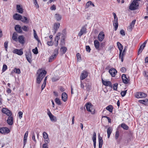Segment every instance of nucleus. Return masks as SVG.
Masks as SVG:
<instances>
[{"mask_svg": "<svg viewBox=\"0 0 148 148\" xmlns=\"http://www.w3.org/2000/svg\"><path fill=\"white\" fill-rule=\"evenodd\" d=\"M139 102L141 103L147 105L148 102V99H146L145 100H141L139 101Z\"/></svg>", "mask_w": 148, "mask_h": 148, "instance_id": "nucleus-31", "label": "nucleus"}, {"mask_svg": "<svg viewBox=\"0 0 148 148\" xmlns=\"http://www.w3.org/2000/svg\"><path fill=\"white\" fill-rule=\"evenodd\" d=\"M88 76V72L85 71H83L80 76V79L82 80L85 79Z\"/></svg>", "mask_w": 148, "mask_h": 148, "instance_id": "nucleus-10", "label": "nucleus"}, {"mask_svg": "<svg viewBox=\"0 0 148 148\" xmlns=\"http://www.w3.org/2000/svg\"><path fill=\"white\" fill-rule=\"evenodd\" d=\"M7 122L10 125H12L13 123V118L11 116H9L7 120Z\"/></svg>", "mask_w": 148, "mask_h": 148, "instance_id": "nucleus-17", "label": "nucleus"}, {"mask_svg": "<svg viewBox=\"0 0 148 148\" xmlns=\"http://www.w3.org/2000/svg\"><path fill=\"white\" fill-rule=\"evenodd\" d=\"M50 9L51 10H55L56 9V6L53 5L51 7Z\"/></svg>", "mask_w": 148, "mask_h": 148, "instance_id": "nucleus-64", "label": "nucleus"}, {"mask_svg": "<svg viewBox=\"0 0 148 148\" xmlns=\"http://www.w3.org/2000/svg\"><path fill=\"white\" fill-rule=\"evenodd\" d=\"M60 79V77L58 76H55L53 77L51 79L52 82H54Z\"/></svg>", "mask_w": 148, "mask_h": 148, "instance_id": "nucleus-36", "label": "nucleus"}, {"mask_svg": "<svg viewBox=\"0 0 148 148\" xmlns=\"http://www.w3.org/2000/svg\"><path fill=\"white\" fill-rule=\"evenodd\" d=\"M138 2L134 0L130 5L129 9L131 10H135L138 8Z\"/></svg>", "mask_w": 148, "mask_h": 148, "instance_id": "nucleus-1", "label": "nucleus"}, {"mask_svg": "<svg viewBox=\"0 0 148 148\" xmlns=\"http://www.w3.org/2000/svg\"><path fill=\"white\" fill-rule=\"evenodd\" d=\"M113 25L115 27V30L116 31L117 29L118 26V22L113 23Z\"/></svg>", "mask_w": 148, "mask_h": 148, "instance_id": "nucleus-54", "label": "nucleus"}, {"mask_svg": "<svg viewBox=\"0 0 148 148\" xmlns=\"http://www.w3.org/2000/svg\"><path fill=\"white\" fill-rule=\"evenodd\" d=\"M60 50L63 54H64L66 51L67 49L66 47H63L60 48Z\"/></svg>", "mask_w": 148, "mask_h": 148, "instance_id": "nucleus-35", "label": "nucleus"}, {"mask_svg": "<svg viewBox=\"0 0 148 148\" xmlns=\"http://www.w3.org/2000/svg\"><path fill=\"white\" fill-rule=\"evenodd\" d=\"M94 44L96 49L99 51L100 50L99 48L100 44L98 41L97 40H95L94 41Z\"/></svg>", "mask_w": 148, "mask_h": 148, "instance_id": "nucleus-18", "label": "nucleus"}, {"mask_svg": "<svg viewBox=\"0 0 148 148\" xmlns=\"http://www.w3.org/2000/svg\"><path fill=\"white\" fill-rule=\"evenodd\" d=\"M22 29L25 31H27L28 30V28L25 25L23 26L22 27Z\"/></svg>", "mask_w": 148, "mask_h": 148, "instance_id": "nucleus-51", "label": "nucleus"}, {"mask_svg": "<svg viewBox=\"0 0 148 148\" xmlns=\"http://www.w3.org/2000/svg\"><path fill=\"white\" fill-rule=\"evenodd\" d=\"M12 38L13 40L15 41H17L18 39L17 36V34L16 33H14L13 34L12 36Z\"/></svg>", "mask_w": 148, "mask_h": 148, "instance_id": "nucleus-34", "label": "nucleus"}, {"mask_svg": "<svg viewBox=\"0 0 148 148\" xmlns=\"http://www.w3.org/2000/svg\"><path fill=\"white\" fill-rule=\"evenodd\" d=\"M117 44L119 50V58H120L121 55L122 53V52L123 49V47L121 44L119 42H117Z\"/></svg>", "mask_w": 148, "mask_h": 148, "instance_id": "nucleus-13", "label": "nucleus"}, {"mask_svg": "<svg viewBox=\"0 0 148 148\" xmlns=\"http://www.w3.org/2000/svg\"><path fill=\"white\" fill-rule=\"evenodd\" d=\"M60 24L59 23H55L54 25V29L55 30V33L56 32L58 29L59 28Z\"/></svg>", "mask_w": 148, "mask_h": 148, "instance_id": "nucleus-26", "label": "nucleus"}, {"mask_svg": "<svg viewBox=\"0 0 148 148\" xmlns=\"http://www.w3.org/2000/svg\"><path fill=\"white\" fill-rule=\"evenodd\" d=\"M13 70L14 72L17 74H19L21 73L20 70L19 69L15 68Z\"/></svg>", "mask_w": 148, "mask_h": 148, "instance_id": "nucleus-43", "label": "nucleus"}, {"mask_svg": "<svg viewBox=\"0 0 148 148\" xmlns=\"http://www.w3.org/2000/svg\"><path fill=\"white\" fill-rule=\"evenodd\" d=\"M18 114L20 119H21L22 117L23 113L21 111H20L18 112Z\"/></svg>", "mask_w": 148, "mask_h": 148, "instance_id": "nucleus-61", "label": "nucleus"}, {"mask_svg": "<svg viewBox=\"0 0 148 148\" xmlns=\"http://www.w3.org/2000/svg\"><path fill=\"white\" fill-rule=\"evenodd\" d=\"M55 101L56 103L58 105H60L62 103L60 101V100L58 98H56L55 99Z\"/></svg>", "mask_w": 148, "mask_h": 148, "instance_id": "nucleus-39", "label": "nucleus"}, {"mask_svg": "<svg viewBox=\"0 0 148 148\" xmlns=\"http://www.w3.org/2000/svg\"><path fill=\"white\" fill-rule=\"evenodd\" d=\"M60 35H61L60 33H58V35L57 36H56V37L55 38V42L57 41V40H58H58L60 39Z\"/></svg>", "mask_w": 148, "mask_h": 148, "instance_id": "nucleus-50", "label": "nucleus"}, {"mask_svg": "<svg viewBox=\"0 0 148 148\" xmlns=\"http://www.w3.org/2000/svg\"><path fill=\"white\" fill-rule=\"evenodd\" d=\"M15 29L16 31L19 33H22V27L19 25H16L15 26Z\"/></svg>", "mask_w": 148, "mask_h": 148, "instance_id": "nucleus-22", "label": "nucleus"}, {"mask_svg": "<svg viewBox=\"0 0 148 148\" xmlns=\"http://www.w3.org/2000/svg\"><path fill=\"white\" fill-rule=\"evenodd\" d=\"M86 110L90 112L92 114L94 113V111L95 110L92 109L93 105L91 103H87L86 104Z\"/></svg>", "mask_w": 148, "mask_h": 148, "instance_id": "nucleus-4", "label": "nucleus"}, {"mask_svg": "<svg viewBox=\"0 0 148 148\" xmlns=\"http://www.w3.org/2000/svg\"><path fill=\"white\" fill-rule=\"evenodd\" d=\"M87 25L83 26L78 34V36L81 37L83 34H86L87 33V29L86 28Z\"/></svg>", "mask_w": 148, "mask_h": 148, "instance_id": "nucleus-2", "label": "nucleus"}, {"mask_svg": "<svg viewBox=\"0 0 148 148\" xmlns=\"http://www.w3.org/2000/svg\"><path fill=\"white\" fill-rule=\"evenodd\" d=\"M21 20V21L26 24H28L29 23V20L26 17L24 16H22Z\"/></svg>", "mask_w": 148, "mask_h": 148, "instance_id": "nucleus-21", "label": "nucleus"}, {"mask_svg": "<svg viewBox=\"0 0 148 148\" xmlns=\"http://www.w3.org/2000/svg\"><path fill=\"white\" fill-rule=\"evenodd\" d=\"M136 21V20H134L130 24V25L129 27V29L131 31H132V28L134 27V25L135 24Z\"/></svg>", "mask_w": 148, "mask_h": 148, "instance_id": "nucleus-28", "label": "nucleus"}, {"mask_svg": "<svg viewBox=\"0 0 148 148\" xmlns=\"http://www.w3.org/2000/svg\"><path fill=\"white\" fill-rule=\"evenodd\" d=\"M127 90H124L122 91L121 92V94L122 97H124L125 96L127 93Z\"/></svg>", "mask_w": 148, "mask_h": 148, "instance_id": "nucleus-49", "label": "nucleus"}, {"mask_svg": "<svg viewBox=\"0 0 148 148\" xmlns=\"http://www.w3.org/2000/svg\"><path fill=\"white\" fill-rule=\"evenodd\" d=\"M39 73V74L38 76L40 75V78H42V79H43L47 73V72L45 70L41 69L39 70L38 71L37 73Z\"/></svg>", "mask_w": 148, "mask_h": 148, "instance_id": "nucleus-7", "label": "nucleus"}, {"mask_svg": "<svg viewBox=\"0 0 148 148\" xmlns=\"http://www.w3.org/2000/svg\"><path fill=\"white\" fill-rule=\"evenodd\" d=\"M43 137L44 139L48 137L47 134L45 132H43Z\"/></svg>", "mask_w": 148, "mask_h": 148, "instance_id": "nucleus-48", "label": "nucleus"}, {"mask_svg": "<svg viewBox=\"0 0 148 148\" xmlns=\"http://www.w3.org/2000/svg\"><path fill=\"white\" fill-rule=\"evenodd\" d=\"M102 81L103 84L106 86H109L111 88L112 87V85L111 82L110 81H104L102 79Z\"/></svg>", "mask_w": 148, "mask_h": 148, "instance_id": "nucleus-15", "label": "nucleus"}, {"mask_svg": "<svg viewBox=\"0 0 148 148\" xmlns=\"http://www.w3.org/2000/svg\"><path fill=\"white\" fill-rule=\"evenodd\" d=\"M7 69V66L5 64H4L3 65L2 71L3 72H5Z\"/></svg>", "mask_w": 148, "mask_h": 148, "instance_id": "nucleus-46", "label": "nucleus"}, {"mask_svg": "<svg viewBox=\"0 0 148 148\" xmlns=\"http://www.w3.org/2000/svg\"><path fill=\"white\" fill-rule=\"evenodd\" d=\"M118 84L117 83L114 84L112 86L113 89L114 90H116L117 88Z\"/></svg>", "mask_w": 148, "mask_h": 148, "instance_id": "nucleus-44", "label": "nucleus"}, {"mask_svg": "<svg viewBox=\"0 0 148 148\" xmlns=\"http://www.w3.org/2000/svg\"><path fill=\"white\" fill-rule=\"evenodd\" d=\"M121 127L123 129L127 130L129 129V127L125 123H123L121 125Z\"/></svg>", "mask_w": 148, "mask_h": 148, "instance_id": "nucleus-38", "label": "nucleus"}, {"mask_svg": "<svg viewBox=\"0 0 148 148\" xmlns=\"http://www.w3.org/2000/svg\"><path fill=\"white\" fill-rule=\"evenodd\" d=\"M56 57L54 55L51 56L49 59V62H51L54 59L56 58Z\"/></svg>", "mask_w": 148, "mask_h": 148, "instance_id": "nucleus-41", "label": "nucleus"}, {"mask_svg": "<svg viewBox=\"0 0 148 148\" xmlns=\"http://www.w3.org/2000/svg\"><path fill=\"white\" fill-rule=\"evenodd\" d=\"M40 75L39 76H38L36 79V82L38 84L40 83L42 79V78H40Z\"/></svg>", "mask_w": 148, "mask_h": 148, "instance_id": "nucleus-42", "label": "nucleus"}, {"mask_svg": "<svg viewBox=\"0 0 148 148\" xmlns=\"http://www.w3.org/2000/svg\"><path fill=\"white\" fill-rule=\"evenodd\" d=\"M21 15L18 14H15L13 15L14 18L16 20H21Z\"/></svg>", "mask_w": 148, "mask_h": 148, "instance_id": "nucleus-24", "label": "nucleus"}, {"mask_svg": "<svg viewBox=\"0 0 148 148\" xmlns=\"http://www.w3.org/2000/svg\"><path fill=\"white\" fill-rule=\"evenodd\" d=\"M85 84V86L86 88V90L87 91H89L91 89V84L88 81H86L84 82Z\"/></svg>", "mask_w": 148, "mask_h": 148, "instance_id": "nucleus-9", "label": "nucleus"}, {"mask_svg": "<svg viewBox=\"0 0 148 148\" xmlns=\"http://www.w3.org/2000/svg\"><path fill=\"white\" fill-rule=\"evenodd\" d=\"M86 51L88 52H90L91 50L90 47L89 46H86Z\"/></svg>", "mask_w": 148, "mask_h": 148, "instance_id": "nucleus-58", "label": "nucleus"}, {"mask_svg": "<svg viewBox=\"0 0 148 148\" xmlns=\"http://www.w3.org/2000/svg\"><path fill=\"white\" fill-rule=\"evenodd\" d=\"M77 58L78 60H81V55L79 53H78L76 54Z\"/></svg>", "mask_w": 148, "mask_h": 148, "instance_id": "nucleus-57", "label": "nucleus"}, {"mask_svg": "<svg viewBox=\"0 0 148 148\" xmlns=\"http://www.w3.org/2000/svg\"><path fill=\"white\" fill-rule=\"evenodd\" d=\"M121 78L123 83L125 84H127L128 83V79L127 78L125 74H123L122 75Z\"/></svg>", "mask_w": 148, "mask_h": 148, "instance_id": "nucleus-16", "label": "nucleus"}, {"mask_svg": "<svg viewBox=\"0 0 148 148\" xmlns=\"http://www.w3.org/2000/svg\"><path fill=\"white\" fill-rule=\"evenodd\" d=\"M109 72L111 76L112 77L115 76L116 74L117 73L116 70L114 68H111L110 69Z\"/></svg>", "mask_w": 148, "mask_h": 148, "instance_id": "nucleus-12", "label": "nucleus"}, {"mask_svg": "<svg viewBox=\"0 0 148 148\" xmlns=\"http://www.w3.org/2000/svg\"><path fill=\"white\" fill-rule=\"evenodd\" d=\"M50 118V119L52 121H54L55 122L56 121H57V118L55 116H54L53 114L49 116Z\"/></svg>", "mask_w": 148, "mask_h": 148, "instance_id": "nucleus-32", "label": "nucleus"}, {"mask_svg": "<svg viewBox=\"0 0 148 148\" xmlns=\"http://www.w3.org/2000/svg\"><path fill=\"white\" fill-rule=\"evenodd\" d=\"M18 40L19 42L22 44H23L25 43L24 37L23 35L19 36Z\"/></svg>", "mask_w": 148, "mask_h": 148, "instance_id": "nucleus-19", "label": "nucleus"}, {"mask_svg": "<svg viewBox=\"0 0 148 148\" xmlns=\"http://www.w3.org/2000/svg\"><path fill=\"white\" fill-rule=\"evenodd\" d=\"M120 70L121 72L125 73L126 71V69L125 68L123 67Z\"/></svg>", "mask_w": 148, "mask_h": 148, "instance_id": "nucleus-60", "label": "nucleus"}, {"mask_svg": "<svg viewBox=\"0 0 148 148\" xmlns=\"http://www.w3.org/2000/svg\"><path fill=\"white\" fill-rule=\"evenodd\" d=\"M119 135V132L118 131H117L116 132L115 134V138L116 140L117 139Z\"/></svg>", "mask_w": 148, "mask_h": 148, "instance_id": "nucleus-55", "label": "nucleus"}, {"mask_svg": "<svg viewBox=\"0 0 148 148\" xmlns=\"http://www.w3.org/2000/svg\"><path fill=\"white\" fill-rule=\"evenodd\" d=\"M144 48L143 47V46H142V45L140 46L139 49H138V55H139V54H140V53H141L142 52V51H143V49H144Z\"/></svg>", "mask_w": 148, "mask_h": 148, "instance_id": "nucleus-40", "label": "nucleus"}, {"mask_svg": "<svg viewBox=\"0 0 148 148\" xmlns=\"http://www.w3.org/2000/svg\"><path fill=\"white\" fill-rule=\"evenodd\" d=\"M55 17L57 21H59L61 19L62 16L59 14H56L55 15Z\"/></svg>", "mask_w": 148, "mask_h": 148, "instance_id": "nucleus-30", "label": "nucleus"}, {"mask_svg": "<svg viewBox=\"0 0 148 148\" xmlns=\"http://www.w3.org/2000/svg\"><path fill=\"white\" fill-rule=\"evenodd\" d=\"M84 83H83L82 80H81L80 81V87L84 89Z\"/></svg>", "mask_w": 148, "mask_h": 148, "instance_id": "nucleus-59", "label": "nucleus"}, {"mask_svg": "<svg viewBox=\"0 0 148 148\" xmlns=\"http://www.w3.org/2000/svg\"><path fill=\"white\" fill-rule=\"evenodd\" d=\"M120 33L123 36H125V32L123 29L121 30V31L120 32Z\"/></svg>", "mask_w": 148, "mask_h": 148, "instance_id": "nucleus-62", "label": "nucleus"}, {"mask_svg": "<svg viewBox=\"0 0 148 148\" xmlns=\"http://www.w3.org/2000/svg\"><path fill=\"white\" fill-rule=\"evenodd\" d=\"M25 56L27 61L31 63L32 62L31 60L32 56L31 52L30 51L27 52L25 54Z\"/></svg>", "mask_w": 148, "mask_h": 148, "instance_id": "nucleus-6", "label": "nucleus"}, {"mask_svg": "<svg viewBox=\"0 0 148 148\" xmlns=\"http://www.w3.org/2000/svg\"><path fill=\"white\" fill-rule=\"evenodd\" d=\"M135 96L137 98H144L146 97L147 95L143 92H137L135 95Z\"/></svg>", "mask_w": 148, "mask_h": 148, "instance_id": "nucleus-3", "label": "nucleus"}, {"mask_svg": "<svg viewBox=\"0 0 148 148\" xmlns=\"http://www.w3.org/2000/svg\"><path fill=\"white\" fill-rule=\"evenodd\" d=\"M62 99L64 102L66 101L68 98L67 94L65 92H63L62 94Z\"/></svg>", "mask_w": 148, "mask_h": 148, "instance_id": "nucleus-20", "label": "nucleus"}, {"mask_svg": "<svg viewBox=\"0 0 148 148\" xmlns=\"http://www.w3.org/2000/svg\"><path fill=\"white\" fill-rule=\"evenodd\" d=\"M8 44V41H5L4 42V46L5 48V50L6 51H7Z\"/></svg>", "mask_w": 148, "mask_h": 148, "instance_id": "nucleus-53", "label": "nucleus"}, {"mask_svg": "<svg viewBox=\"0 0 148 148\" xmlns=\"http://www.w3.org/2000/svg\"><path fill=\"white\" fill-rule=\"evenodd\" d=\"M96 134L95 132H93V134L92 137V140L94 143V148H96Z\"/></svg>", "mask_w": 148, "mask_h": 148, "instance_id": "nucleus-23", "label": "nucleus"}, {"mask_svg": "<svg viewBox=\"0 0 148 148\" xmlns=\"http://www.w3.org/2000/svg\"><path fill=\"white\" fill-rule=\"evenodd\" d=\"M92 4V1H88L86 4V8H88L90 6V5H91Z\"/></svg>", "mask_w": 148, "mask_h": 148, "instance_id": "nucleus-47", "label": "nucleus"}, {"mask_svg": "<svg viewBox=\"0 0 148 148\" xmlns=\"http://www.w3.org/2000/svg\"><path fill=\"white\" fill-rule=\"evenodd\" d=\"M12 52L13 53L17 54L19 56L22 55L23 53L22 49H16L13 51Z\"/></svg>", "mask_w": 148, "mask_h": 148, "instance_id": "nucleus-11", "label": "nucleus"}, {"mask_svg": "<svg viewBox=\"0 0 148 148\" xmlns=\"http://www.w3.org/2000/svg\"><path fill=\"white\" fill-rule=\"evenodd\" d=\"M58 49H55L54 50V52H53V55H54V56H55L56 57L58 54Z\"/></svg>", "mask_w": 148, "mask_h": 148, "instance_id": "nucleus-45", "label": "nucleus"}, {"mask_svg": "<svg viewBox=\"0 0 148 148\" xmlns=\"http://www.w3.org/2000/svg\"><path fill=\"white\" fill-rule=\"evenodd\" d=\"M10 132L9 129L7 127H2L0 128V133L2 134H5Z\"/></svg>", "mask_w": 148, "mask_h": 148, "instance_id": "nucleus-5", "label": "nucleus"}, {"mask_svg": "<svg viewBox=\"0 0 148 148\" xmlns=\"http://www.w3.org/2000/svg\"><path fill=\"white\" fill-rule=\"evenodd\" d=\"M2 112L8 116H11L12 114V112L6 108H3L2 110Z\"/></svg>", "mask_w": 148, "mask_h": 148, "instance_id": "nucleus-8", "label": "nucleus"}, {"mask_svg": "<svg viewBox=\"0 0 148 148\" xmlns=\"http://www.w3.org/2000/svg\"><path fill=\"white\" fill-rule=\"evenodd\" d=\"M16 9L17 12L20 13L22 14L23 12V9L19 5H17Z\"/></svg>", "mask_w": 148, "mask_h": 148, "instance_id": "nucleus-25", "label": "nucleus"}, {"mask_svg": "<svg viewBox=\"0 0 148 148\" xmlns=\"http://www.w3.org/2000/svg\"><path fill=\"white\" fill-rule=\"evenodd\" d=\"M126 49L124 48L123 51V52L122 53V55H121V58H121V61L122 62H123V57L124 55H125V52L126 51Z\"/></svg>", "mask_w": 148, "mask_h": 148, "instance_id": "nucleus-33", "label": "nucleus"}, {"mask_svg": "<svg viewBox=\"0 0 148 148\" xmlns=\"http://www.w3.org/2000/svg\"><path fill=\"white\" fill-rule=\"evenodd\" d=\"M113 14L114 18V20L113 21V23L118 22V18L116 14L114 12H113Z\"/></svg>", "mask_w": 148, "mask_h": 148, "instance_id": "nucleus-37", "label": "nucleus"}, {"mask_svg": "<svg viewBox=\"0 0 148 148\" xmlns=\"http://www.w3.org/2000/svg\"><path fill=\"white\" fill-rule=\"evenodd\" d=\"M32 51L35 54H37L38 53V49L37 47H36L35 49H33Z\"/></svg>", "mask_w": 148, "mask_h": 148, "instance_id": "nucleus-52", "label": "nucleus"}, {"mask_svg": "<svg viewBox=\"0 0 148 148\" xmlns=\"http://www.w3.org/2000/svg\"><path fill=\"white\" fill-rule=\"evenodd\" d=\"M112 131V129L110 127H109L107 129V133L108 134V138H109L110 135Z\"/></svg>", "mask_w": 148, "mask_h": 148, "instance_id": "nucleus-27", "label": "nucleus"}, {"mask_svg": "<svg viewBox=\"0 0 148 148\" xmlns=\"http://www.w3.org/2000/svg\"><path fill=\"white\" fill-rule=\"evenodd\" d=\"M45 144H47V143H49V137L45 139Z\"/></svg>", "mask_w": 148, "mask_h": 148, "instance_id": "nucleus-63", "label": "nucleus"}, {"mask_svg": "<svg viewBox=\"0 0 148 148\" xmlns=\"http://www.w3.org/2000/svg\"><path fill=\"white\" fill-rule=\"evenodd\" d=\"M105 35L103 32H101L98 36L99 40L101 42L102 41L104 38Z\"/></svg>", "mask_w": 148, "mask_h": 148, "instance_id": "nucleus-14", "label": "nucleus"}, {"mask_svg": "<svg viewBox=\"0 0 148 148\" xmlns=\"http://www.w3.org/2000/svg\"><path fill=\"white\" fill-rule=\"evenodd\" d=\"M34 3L36 7L37 8H39V5L38 4V2L36 0H34Z\"/></svg>", "mask_w": 148, "mask_h": 148, "instance_id": "nucleus-56", "label": "nucleus"}, {"mask_svg": "<svg viewBox=\"0 0 148 148\" xmlns=\"http://www.w3.org/2000/svg\"><path fill=\"white\" fill-rule=\"evenodd\" d=\"M106 109L110 112H112L113 111V108L112 105H109L106 108Z\"/></svg>", "mask_w": 148, "mask_h": 148, "instance_id": "nucleus-29", "label": "nucleus"}]
</instances>
